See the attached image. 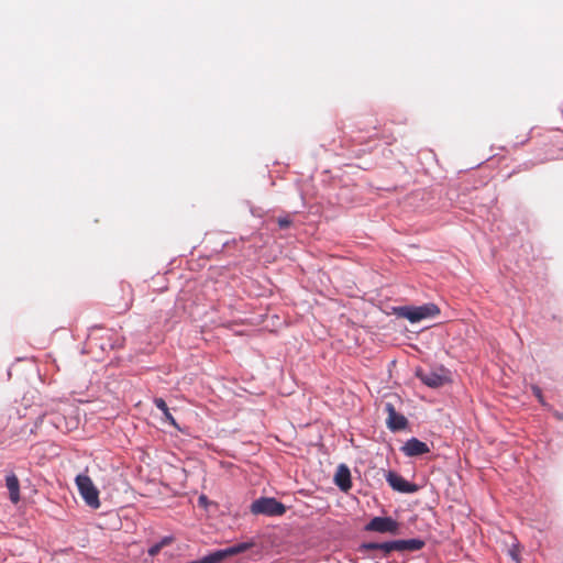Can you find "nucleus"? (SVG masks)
Returning <instances> with one entry per match:
<instances>
[{"label":"nucleus","instance_id":"nucleus-17","mask_svg":"<svg viewBox=\"0 0 563 563\" xmlns=\"http://www.w3.org/2000/svg\"><path fill=\"white\" fill-rule=\"evenodd\" d=\"M277 223H278L280 229H286V228H288L291 224V220L288 219V218H279L277 220Z\"/></svg>","mask_w":563,"mask_h":563},{"label":"nucleus","instance_id":"nucleus-10","mask_svg":"<svg viewBox=\"0 0 563 563\" xmlns=\"http://www.w3.org/2000/svg\"><path fill=\"white\" fill-rule=\"evenodd\" d=\"M424 547V542L420 539L394 540L389 548H394L397 552H415Z\"/></svg>","mask_w":563,"mask_h":563},{"label":"nucleus","instance_id":"nucleus-5","mask_svg":"<svg viewBox=\"0 0 563 563\" xmlns=\"http://www.w3.org/2000/svg\"><path fill=\"white\" fill-rule=\"evenodd\" d=\"M366 531L396 534L399 523L390 517H374L366 526Z\"/></svg>","mask_w":563,"mask_h":563},{"label":"nucleus","instance_id":"nucleus-19","mask_svg":"<svg viewBox=\"0 0 563 563\" xmlns=\"http://www.w3.org/2000/svg\"><path fill=\"white\" fill-rule=\"evenodd\" d=\"M174 541L173 537H164L158 543L162 548L169 545Z\"/></svg>","mask_w":563,"mask_h":563},{"label":"nucleus","instance_id":"nucleus-18","mask_svg":"<svg viewBox=\"0 0 563 563\" xmlns=\"http://www.w3.org/2000/svg\"><path fill=\"white\" fill-rule=\"evenodd\" d=\"M163 548L161 547L159 543H155L154 545H152L150 549H148V554L151 556H155L159 553V551L162 550Z\"/></svg>","mask_w":563,"mask_h":563},{"label":"nucleus","instance_id":"nucleus-7","mask_svg":"<svg viewBox=\"0 0 563 563\" xmlns=\"http://www.w3.org/2000/svg\"><path fill=\"white\" fill-rule=\"evenodd\" d=\"M386 481L394 490L399 493H416L418 490V486L416 484L409 483L401 475L395 472H388Z\"/></svg>","mask_w":563,"mask_h":563},{"label":"nucleus","instance_id":"nucleus-22","mask_svg":"<svg viewBox=\"0 0 563 563\" xmlns=\"http://www.w3.org/2000/svg\"><path fill=\"white\" fill-rule=\"evenodd\" d=\"M201 503H205V496L200 497Z\"/></svg>","mask_w":563,"mask_h":563},{"label":"nucleus","instance_id":"nucleus-11","mask_svg":"<svg viewBox=\"0 0 563 563\" xmlns=\"http://www.w3.org/2000/svg\"><path fill=\"white\" fill-rule=\"evenodd\" d=\"M334 483L343 492H347L349 489H351V473L346 465L341 464L338 466L334 475Z\"/></svg>","mask_w":563,"mask_h":563},{"label":"nucleus","instance_id":"nucleus-2","mask_svg":"<svg viewBox=\"0 0 563 563\" xmlns=\"http://www.w3.org/2000/svg\"><path fill=\"white\" fill-rule=\"evenodd\" d=\"M75 482L85 503L89 507L98 509L100 507L99 490L92 483L91 478L86 474H79L76 476Z\"/></svg>","mask_w":563,"mask_h":563},{"label":"nucleus","instance_id":"nucleus-20","mask_svg":"<svg viewBox=\"0 0 563 563\" xmlns=\"http://www.w3.org/2000/svg\"><path fill=\"white\" fill-rule=\"evenodd\" d=\"M554 416L559 419V420H563V413L559 412V411H555L554 412Z\"/></svg>","mask_w":563,"mask_h":563},{"label":"nucleus","instance_id":"nucleus-21","mask_svg":"<svg viewBox=\"0 0 563 563\" xmlns=\"http://www.w3.org/2000/svg\"><path fill=\"white\" fill-rule=\"evenodd\" d=\"M201 503H205V496L200 497Z\"/></svg>","mask_w":563,"mask_h":563},{"label":"nucleus","instance_id":"nucleus-1","mask_svg":"<svg viewBox=\"0 0 563 563\" xmlns=\"http://www.w3.org/2000/svg\"><path fill=\"white\" fill-rule=\"evenodd\" d=\"M394 313L399 317L407 319L411 323L419 322L423 319L434 318L440 314V308L432 302L424 303L422 306H401L394 308Z\"/></svg>","mask_w":563,"mask_h":563},{"label":"nucleus","instance_id":"nucleus-13","mask_svg":"<svg viewBox=\"0 0 563 563\" xmlns=\"http://www.w3.org/2000/svg\"><path fill=\"white\" fill-rule=\"evenodd\" d=\"M393 541L383 542V543H375V542H366L361 544L360 551L361 552H367L372 550H380L384 552V555L387 556L390 552L395 551L394 548H389L391 545Z\"/></svg>","mask_w":563,"mask_h":563},{"label":"nucleus","instance_id":"nucleus-15","mask_svg":"<svg viewBox=\"0 0 563 563\" xmlns=\"http://www.w3.org/2000/svg\"><path fill=\"white\" fill-rule=\"evenodd\" d=\"M531 390H532V394L534 395V397L538 399V401L543 406V407H547L548 404L544 399V396L542 394V390L539 386L537 385H532L531 386Z\"/></svg>","mask_w":563,"mask_h":563},{"label":"nucleus","instance_id":"nucleus-3","mask_svg":"<svg viewBox=\"0 0 563 563\" xmlns=\"http://www.w3.org/2000/svg\"><path fill=\"white\" fill-rule=\"evenodd\" d=\"M251 511L255 515L283 516L286 506L273 497H262L252 503Z\"/></svg>","mask_w":563,"mask_h":563},{"label":"nucleus","instance_id":"nucleus-4","mask_svg":"<svg viewBox=\"0 0 563 563\" xmlns=\"http://www.w3.org/2000/svg\"><path fill=\"white\" fill-rule=\"evenodd\" d=\"M416 375L424 385L431 388L441 387L448 382L446 371L444 368L438 371H424L420 368L417 369Z\"/></svg>","mask_w":563,"mask_h":563},{"label":"nucleus","instance_id":"nucleus-16","mask_svg":"<svg viewBox=\"0 0 563 563\" xmlns=\"http://www.w3.org/2000/svg\"><path fill=\"white\" fill-rule=\"evenodd\" d=\"M529 140H530V132H527L522 136L517 135L516 136V141H515V145H525L526 143L529 142Z\"/></svg>","mask_w":563,"mask_h":563},{"label":"nucleus","instance_id":"nucleus-6","mask_svg":"<svg viewBox=\"0 0 563 563\" xmlns=\"http://www.w3.org/2000/svg\"><path fill=\"white\" fill-rule=\"evenodd\" d=\"M385 411L388 415L386 423L389 430L399 431L407 427V418L404 415L398 413L393 404L386 402Z\"/></svg>","mask_w":563,"mask_h":563},{"label":"nucleus","instance_id":"nucleus-14","mask_svg":"<svg viewBox=\"0 0 563 563\" xmlns=\"http://www.w3.org/2000/svg\"><path fill=\"white\" fill-rule=\"evenodd\" d=\"M154 405L163 412L166 421H168L173 427L178 428L175 418L169 412L167 404L163 398H155Z\"/></svg>","mask_w":563,"mask_h":563},{"label":"nucleus","instance_id":"nucleus-12","mask_svg":"<svg viewBox=\"0 0 563 563\" xmlns=\"http://www.w3.org/2000/svg\"><path fill=\"white\" fill-rule=\"evenodd\" d=\"M5 486L9 490L10 500L13 504L20 501V482L15 474L11 473L5 477Z\"/></svg>","mask_w":563,"mask_h":563},{"label":"nucleus","instance_id":"nucleus-9","mask_svg":"<svg viewBox=\"0 0 563 563\" xmlns=\"http://www.w3.org/2000/svg\"><path fill=\"white\" fill-rule=\"evenodd\" d=\"M401 451L405 455L412 457L429 453L430 449L426 442L411 438L402 445Z\"/></svg>","mask_w":563,"mask_h":563},{"label":"nucleus","instance_id":"nucleus-8","mask_svg":"<svg viewBox=\"0 0 563 563\" xmlns=\"http://www.w3.org/2000/svg\"><path fill=\"white\" fill-rule=\"evenodd\" d=\"M254 545H255L254 542H241V543H236L232 547H229L227 549L214 551V552H212V555H213L216 563H220L221 561H223L227 558L246 552L247 550L252 549Z\"/></svg>","mask_w":563,"mask_h":563}]
</instances>
